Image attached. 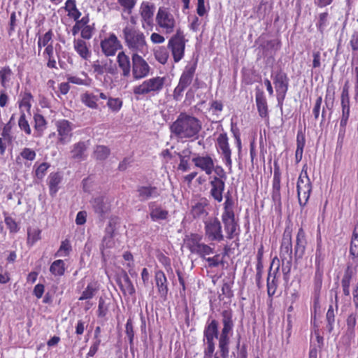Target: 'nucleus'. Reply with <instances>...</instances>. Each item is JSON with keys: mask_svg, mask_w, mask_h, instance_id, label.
<instances>
[{"mask_svg": "<svg viewBox=\"0 0 358 358\" xmlns=\"http://www.w3.org/2000/svg\"><path fill=\"white\" fill-rule=\"evenodd\" d=\"M349 117L343 116L341 117L340 122V129L338 136V141L342 143L343 141L345 134V127L348 123Z\"/></svg>", "mask_w": 358, "mask_h": 358, "instance_id": "nucleus-58", "label": "nucleus"}, {"mask_svg": "<svg viewBox=\"0 0 358 358\" xmlns=\"http://www.w3.org/2000/svg\"><path fill=\"white\" fill-rule=\"evenodd\" d=\"M196 63L195 62L191 66H186L182 75L180 76L178 84L187 88L192 82L195 73Z\"/></svg>", "mask_w": 358, "mask_h": 358, "instance_id": "nucleus-27", "label": "nucleus"}, {"mask_svg": "<svg viewBox=\"0 0 358 358\" xmlns=\"http://www.w3.org/2000/svg\"><path fill=\"white\" fill-rule=\"evenodd\" d=\"M350 45L351 46L353 54L355 55L357 52H358V30L355 31L351 36Z\"/></svg>", "mask_w": 358, "mask_h": 358, "instance_id": "nucleus-64", "label": "nucleus"}, {"mask_svg": "<svg viewBox=\"0 0 358 358\" xmlns=\"http://www.w3.org/2000/svg\"><path fill=\"white\" fill-rule=\"evenodd\" d=\"M107 105L113 111H118L122 107V101L119 98H109Z\"/></svg>", "mask_w": 358, "mask_h": 358, "instance_id": "nucleus-61", "label": "nucleus"}, {"mask_svg": "<svg viewBox=\"0 0 358 358\" xmlns=\"http://www.w3.org/2000/svg\"><path fill=\"white\" fill-rule=\"evenodd\" d=\"M234 208L235 202L234 199L224 201L221 220L224 230L227 234L226 238L229 240L233 239L239 234L237 231H239L238 219L236 217Z\"/></svg>", "mask_w": 358, "mask_h": 358, "instance_id": "nucleus-3", "label": "nucleus"}, {"mask_svg": "<svg viewBox=\"0 0 358 358\" xmlns=\"http://www.w3.org/2000/svg\"><path fill=\"white\" fill-rule=\"evenodd\" d=\"M192 152L187 149L182 151V154L177 153L179 159L180 164L178 165V169L181 170L183 172L187 171L189 169V164H188V158L189 157V155Z\"/></svg>", "mask_w": 358, "mask_h": 358, "instance_id": "nucleus-40", "label": "nucleus"}, {"mask_svg": "<svg viewBox=\"0 0 358 358\" xmlns=\"http://www.w3.org/2000/svg\"><path fill=\"white\" fill-rule=\"evenodd\" d=\"M82 101L86 106L91 108H97L96 101H98V99L96 96L92 94H84L82 97Z\"/></svg>", "mask_w": 358, "mask_h": 358, "instance_id": "nucleus-51", "label": "nucleus"}, {"mask_svg": "<svg viewBox=\"0 0 358 358\" xmlns=\"http://www.w3.org/2000/svg\"><path fill=\"white\" fill-rule=\"evenodd\" d=\"M131 60L134 78L138 80L146 77L150 71V66L146 61L136 52L132 54Z\"/></svg>", "mask_w": 358, "mask_h": 358, "instance_id": "nucleus-7", "label": "nucleus"}, {"mask_svg": "<svg viewBox=\"0 0 358 358\" xmlns=\"http://www.w3.org/2000/svg\"><path fill=\"white\" fill-rule=\"evenodd\" d=\"M357 324V314L351 313L346 320L347 329L345 336L349 340L355 337V328Z\"/></svg>", "mask_w": 358, "mask_h": 358, "instance_id": "nucleus-35", "label": "nucleus"}, {"mask_svg": "<svg viewBox=\"0 0 358 358\" xmlns=\"http://www.w3.org/2000/svg\"><path fill=\"white\" fill-rule=\"evenodd\" d=\"M91 203L94 211L101 218H104L106 214L110 210V205L104 201V198L103 196L94 198L92 200Z\"/></svg>", "mask_w": 358, "mask_h": 358, "instance_id": "nucleus-21", "label": "nucleus"}, {"mask_svg": "<svg viewBox=\"0 0 358 358\" xmlns=\"http://www.w3.org/2000/svg\"><path fill=\"white\" fill-rule=\"evenodd\" d=\"M138 198L141 201H145L151 198H155L160 195L157 187L152 185L138 186L137 187Z\"/></svg>", "mask_w": 358, "mask_h": 358, "instance_id": "nucleus-15", "label": "nucleus"}, {"mask_svg": "<svg viewBox=\"0 0 358 358\" xmlns=\"http://www.w3.org/2000/svg\"><path fill=\"white\" fill-rule=\"evenodd\" d=\"M211 189L210 194L211 196L217 202H221L223 199V192L225 187V180L214 176L210 182Z\"/></svg>", "mask_w": 358, "mask_h": 358, "instance_id": "nucleus-14", "label": "nucleus"}, {"mask_svg": "<svg viewBox=\"0 0 358 358\" xmlns=\"http://www.w3.org/2000/svg\"><path fill=\"white\" fill-rule=\"evenodd\" d=\"M350 254L353 257H358V224L355 227L352 234Z\"/></svg>", "mask_w": 358, "mask_h": 358, "instance_id": "nucleus-37", "label": "nucleus"}, {"mask_svg": "<svg viewBox=\"0 0 358 358\" xmlns=\"http://www.w3.org/2000/svg\"><path fill=\"white\" fill-rule=\"evenodd\" d=\"M328 17L329 14L327 12L322 13L319 15L316 27L321 34H324V29L328 24Z\"/></svg>", "mask_w": 358, "mask_h": 358, "instance_id": "nucleus-48", "label": "nucleus"}, {"mask_svg": "<svg viewBox=\"0 0 358 358\" xmlns=\"http://www.w3.org/2000/svg\"><path fill=\"white\" fill-rule=\"evenodd\" d=\"M272 199L276 206L281 207L280 182H273Z\"/></svg>", "mask_w": 358, "mask_h": 358, "instance_id": "nucleus-47", "label": "nucleus"}, {"mask_svg": "<svg viewBox=\"0 0 358 358\" xmlns=\"http://www.w3.org/2000/svg\"><path fill=\"white\" fill-rule=\"evenodd\" d=\"M117 62L118 66L122 71V76L124 77H129L131 67L129 57L124 52L122 51L117 55Z\"/></svg>", "mask_w": 358, "mask_h": 358, "instance_id": "nucleus-26", "label": "nucleus"}, {"mask_svg": "<svg viewBox=\"0 0 358 358\" xmlns=\"http://www.w3.org/2000/svg\"><path fill=\"white\" fill-rule=\"evenodd\" d=\"M324 271H315L314 277V296H320Z\"/></svg>", "mask_w": 358, "mask_h": 358, "instance_id": "nucleus-45", "label": "nucleus"}, {"mask_svg": "<svg viewBox=\"0 0 358 358\" xmlns=\"http://www.w3.org/2000/svg\"><path fill=\"white\" fill-rule=\"evenodd\" d=\"M110 154V150L105 145H96L93 152L94 157L99 161L106 159Z\"/></svg>", "mask_w": 358, "mask_h": 358, "instance_id": "nucleus-38", "label": "nucleus"}, {"mask_svg": "<svg viewBox=\"0 0 358 358\" xmlns=\"http://www.w3.org/2000/svg\"><path fill=\"white\" fill-rule=\"evenodd\" d=\"M195 166L204 171L207 175H210L213 170V160L209 155L199 156L197 155L192 159Z\"/></svg>", "mask_w": 358, "mask_h": 358, "instance_id": "nucleus-16", "label": "nucleus"}, {"mask_svg": "<svg viewBox=\"0 0 358 358\" xmlns=\"http://www.w3.org/2000/svg\"><path fill=\"white\" fill-rule=\"evenodd\" d=\"M155 280L158 289V293L162 298L166 299L168 294V281L165 273L158 270L155 274Z\"/></svg>", "mask_w": 358, "mask_h": 358, "instance_id": "nucleus-17", "label": "nucleus"}, {"mask_svg": "<svg viewBox=\"0 0 358 358\" xmlns=\"http://www.w3.org/2000/svg\"><path fill=\"white\" fill-rule=\"evenodd\" d=\"M155 8L153 4H150L148 2H143L141 4V17L148 25L152 24Z\"/></svg>", "mask_w": 358, "mask_h": 358, "instance_id": "nucleus-29", "label": "nucleus"}, {"mask_svg": "<svg viewBox=\"0 0 358 358\" xmlns=\"http://www.w3.org/2000/svg\"><path fill=\"white\" fill-rule=\"evenodd\" d=\"M123 36L128 48L136 53H143L147 44L143 32L134 27L127 26L123 29Z\"/></svg>", "mask_w": 358, "mask_h": 358, "instance_id": "nucleus-4", "label": "nucleus"}, {"mask_svg": "<svg viewBox=\"0 0 358 358\" xmlns=\"http://www.w3.org/2000/svg\"><path fill=\"white\" fill-rule=\"evenodd\" d=\"M217 143L219 148L222 151V154L224 157L223 159L226 166L229 167V170H231L232 164L231 159V150L228 143V137L227 133H222L219 135L217 139Z\"/></svg>", "mask_w": 358, "mask_h": 358, "instance_id": "nucleus-11", "label": "nucleus"}, {"mask_svg": "<svg viewBox=\"0 0 358 358\" xmlns=\"http://www.w3.org/2000/svg\"><path fill=\"white\" fill-rule=\"evenodd\" d=\"M19 20L17 17V13L14 11L11 13L8 23V34L11 36L15 31Z\"/></svg>", "mask_w": 358, "mask_h": 358, "instance_id": "nucleus-54", "label": "nucleus"}, {"mask_svg": "<svg viewBox=\"0 0 358 358\" xmlns=\"http://www.w3.org/2000/svg\"><path fill=\"white\" fill-rule=\"evenodd\" d=\"M98 289L94 287L92 283L87 285L85 289L82 292L81 296L79 297L80 301L91 299L96 294Z\"/></svg>", "mask_w": 358, "mask_h": 358, "instance_id": "nucleus-46", "label": "nucleus"}, {"mask_svg": "<svg viewBox=\"0 0 358 358\" xmlns=\"http://www.w3.org/2000/svg\"><path fill=\"white\" fill-rule=\"evenodd\" d=\"M53 36L52 30H49L48 32L45 34V35L41 37L39 36L38 41V47L39 50L41 49L42 47L48 45L49 41L52 40V37Z\"/></svg>", "mask_w": 358, "mask_h": 358, "instance_id": "nucleus-56", "label": "nucleus"}, {"mask_svg": "<svg viewBox=\"0 0 358 358\" xmlns=\"http://www.w3.org/2000/svg\"><path fill=\"white\" fill-rule=\"evenodd\" d=\"M50 194L54 196L58 191V185L61 182L62 176L59 173H52L49 176Z\"/></svg>", "mask_w": 358, "mask_h": 358, "instance_id": "nucleus-34", "label": "nucleus"}, {"mask_svg": "<svg viewBox=\"0 0 358 358\" xmlns=\"http://www.w3.org/2000/svg\"><path fill=\"white\" fill-rule=\"evenodd\" d=\"M202 128L201 121L185 113H180L170 126L171 134L180 138H191L198 135Z\"/></svg>", "mask_w": 358, "mask_h": 358, "instance_id": "nucleus-2", "label": "nucleus"}, {"mask_svg": "<svg viewBox=\"0 0 358 358\" xmlns=\"http://www.w3.org/2000/svg\"><path fill=\"white\" fill-rule=\"evenodd\" d=\"M34 119L35 122V129L38 131H43L46 124V120L45 117L41 114H35Z\"/></svg>", "mask_w": 358, "mask_h": 358, "instance_id": "nucleus-57", "label": "nucleus"}, {"mask_svg": "<svg viewBox=\"0 0 358 358\" xmlns=\"http://www.w3.org/2000/svg\"><path fill=\"white\" fill-rule=\"evenodd\" d=\"M235 273L233 274V278L229 282H224L222 287V294L225 295L227 298L231 299L234 296V292L231 289V286L234 284Z\"/></svg>", "mask_w": 358, "mask_h": 358, "instance_id": "nucleus-52", "label": "nucleus"}, {"mask_svg": "<svg viewBox=\"0 0 358 358\" xmlns=\"http://www.w3.org/2000/svg\"><path fill=\"white\" fill-rule=\"evenodd\" d=\"M305 143V135L301 130H299L296 136V150L295 152V160L296 163H299L302 159Z\"/></svg>", "mask_w": 358, "mask_h": 358, "instance_id": "nucleus-30", "label": "nucleus"}, {"mask_svg": "<svg viewBox=\"0 0 358 358\" xmlns=\"http://www.w3.org/2000/svg\"><path fill=\"white\" fill-rule=\"evenodd\" d=\"M50 166V164L47 162L41 163L35 170L36 177L39 180H42L46 174L47 170Z\"/></svg>", "mask_w": 358, "mask_h": 358, "instance_id": "nucleus-55", "label": "nucleus"}, {"mask_svg": "<svg viewBox=\"0 0 358 358\" xmlns=\"http://www.w3.org/2000/svg\"><path fill=\"white\" fill-rule=\"evenodd\" d=\"M202 236L198 234H191L190 236L186 238V245L192 253H195L200 248Z\"/></svg>", "mask_w": 358, "mask_h": 358, "instance_id": "nucleus-33", "label": "nucleus"}, {"mask_svg": "<svg viewBox=\"0 0 358 358\" xmlns=\"http://www.w3.org/2000/svg\"><path fill=\"white\" fill-rule=\"evenodd\" d=\"M102 52L106 56L115 55L117 50L122 48L120 41L114 34H111L108 38L101 42Z\"/></svg>", "mask_w": 358, "mask_h": 358, "instance_id": "nucleus-8", "label": "nucleus"}, {"mask_svg": "<svg viewBox=\"0 0 358 358\" xmlns=\"http://www.w3.org/2000/svg\"><path fill=\"white\" fill-rule=\"evenodd\" d=\"M236 348L238 350L237 358H248L247 345L245 344L241 345V336H238Z\"/></svg>", "mask_w": 358, "mask_h": 358, "instance_id": "nucleus-62", "label": "nucleus"}, {"mask_svg": "<svg viewBox=\"0 0 358 358\" xmlns=\"http://www.w3.org/2000/svg\"><path fill=\"white\" fill-rule=\"evenodd\" d=\"M117 224L118 223L116 220H110L105 229V235L110 236V237H114L115 231L117 229Z\"/></svg>", "mask_w": 358, "mask_h": 358, "instance_id": "nucleus-63", "label": "nucleus"}, {"mask_svg": "<svg viewBox=\"0 0 358 358\" xmlns=\"http://www.w3.org/2000/svg\"><path fill=\"white\" fill-rule=\"evenodd\" d=\"M150 210V216L152 221L166 220L168 217L169 212L166 210H162L160 207L154 208V203L151 202L148 205Z\"/></svg>", "mask_w": 358, "mask_h": 358, "instance_id": "nucleus-32", "label": "nucleus"}, {"mask_svg": "<svg viewBox=\"0 0 358 358\" xmlns=\"http://www.w3.org/2000/svg\"><path fill=\"white\" fill-rule=\"evenodd\" d=\"M155 59L161 64H164L169 58V52L164 47H159L155 51Z\"/></svg>", "mask_w": 358, "mask_h": 358, "instance_id": "nucleus-50", "label": "nucleus"}, {"mask_svg": "<svg viewBox=\"0 0 358 358\" xmlns=\"http://www.w3.org/2000/svg\"><path fill=\"white\" fill-rule=\"evenodd\" d=\"M72 123L67 120H61L56 122V127L59 136L58 143L64 145L70 141L72 136Z\"/></svg>", "mask_w": 358, "mask_h": 358, "instance_id": "nucleus-9", "label": "nucleus"}, {"mask_svg": "<svg viewBox=\"0 0 358 358\" xmlns=\"http://www.w3.org/2000/svg\"><path fill=\"white\" fill-rule=\"evenodd\" d=\"M50 271L55 275H63L65 272V264L64 261L58 259L53 262L50 267Z\"/></svg>", "mask_w": 358, "mask_h": 358, "instance_id": "nucleus-43", "label": "nucleus"}, {"mask_svg": "<svg viewBox=\"0 0 358 358\" xmlns=\"http://www.w3.org/2000/svg\"><path fill=\"white\" fill-rule=\"evenodd\" d=\"M307 241L306 238V234L303 228H300L298 231L296 243L294 245V260L298 262L302 259L306 251Z\"/></svg>", "mask_w": 358, "mask_h": 358, "instance_id": "nucleus-12", "label": "nucleus"}, {"mask_svg": "<svg viewBox=\"0 0 358 358\" xmlns=\"http://www.w3.org/2000/svg\"><path fill=\"white\" fill-rule=\"evenodd\" d=\"M121 275L124 282V288L126 289V296L128 294L131 296H134L136 293V289L129 277L127 271L124 269H121Z\"/></svg>", "mask_w": 358, "mask_h": 358, "instance_id": "nucleus-41", "label": "nucleus"}, {"mask_svg": "<svg viewBox=\"0 0 358 358\" xmlns=\"http://www.w3.org/2000/svg\"><path fill=\"white\" fill-rule=\"evenodd\" d=\"M156 20L158 24L166 29V33H171L173 31L175 20L171 14L166 11L164 8H159L156 16Z\"/></svg>", "mask_w": 358, "mask_h": 358, "instance_id": "nucleus-10", "label": "nucleus"}, {"mask_svg": "<svg viewBox=\"0 0 358 358\" xmlns=\"http://www.w3.org/2000/svg\"><path fill=\"white\" fill-rule=\"evenodd\" d=\"M215 338H204L203 337V343L206 344V348H205L203 351V357L207 356H213L215 352Z\"/></svg>", "mask_w": 358, "mask_h": 358, "instance_id": "nucleus-49", "label": "nucleus"}, {"mask_svg": "<svg viewBox=\"0 0 358 358\" xmlns=\"http://www.w3.org/2000/svg\"><path fill=\"white\" fill-rule=\"evenodd\" d=\"M18 126L22 130L24 131V132L27 134H31V129L29 124L28 123V121L26 120L25 114L23 112H22L20 119L18 120Z\"/></svg>", "mask_w": 358, "mask_h": 358, "instance_id": "nucleus-59", "label": "nucleus"}, {"mask_svg": "<svg viewBox=\"0 0 358 358\" xmlns=\"http://www.w3.org/2000/svg\"><path fill=\"white\" fill-rule=\"evenodd\" d=\"M255 100L259 115L262 118L268 117V105L262 90L257 87Z\"/></svg>", "mask_w": 358, "mask_h": 358, "instance_id": "nucleus-19", "label": "nucleus"}, {"mask_svg": "<svg viewBox=\"0 0 358 358\" xmlns=\"http://www.w3.org/2000/svg\"><path fill=\"white\" fill-rule=\"evenodd\" d=\"M280 47L281 42L278 39L268 40L260 45V48L263 50L264 55H270L273 59V56L280 50Z\"/></svg>", "mask_w": 358, "mask_h": 358, "instance_id": "nucleus-23", "label": "nucleus"}, {"mask_svg": "<svg viewBox=\"0 0 358 358\" xmlns=\"http://www.w3.org/2000/svg\"><path fill=\"white\" fill-rule=\"evenodd\" d=\"M86 149L87 147L85 142L80 141L76 143L71 150L72 157L77 159H84V152Z\"/></svg>", "mask_w": 358, "mask_h": 358, "instance_id": "nucleus-42", "label": "nucleus"}, {"mask_svg": "<svg viewBox=\"0 0 358 358\" xmlns=\"http://www.w3.org/2000/svg\"><path fill=\"white\" fill-rule=\"evenodd\" d=\"M222 223L217 217H209L203 221L205 236L209 241L222 242L224 240Z\"/></svg>", "mask_w": 358, "mask_h": 358, "instance_id": "nucleus-5", "label": "nucleus"}, {"mask_svg": "<svg viewBox=\"0 0 358 358\" xmlns=\"http://www.w3.org/2000/svg\"><path fill=\"white\" fill-rule=\"evenodd\" d=\"M208 206V201L206 198L203 197L192 206L190 214L194 220L199 219L203 216L206 217L208 215V212L206 208Z\"/></svg>", "mask_w": 358, "mask_h": 358, "instance_id": "nucleus-18", "label": "nucleus"}, {"mask_svg": "<svg viewBox=\"0 0 358 358\" xmlns=\"http://www.w3.org/2000/svg\"><path fill=\"white\" fill-rule=\"evenodd\" d=\"M168 48L171 49L173 60L176 63L178 62L184 57L185 43L173 41L172 44L171 41H169Z\"/></svg>", "mask_w": 358, "mask_h": 358, "instance_id": "nucleus-25", "label": "nucleus"}, {"mask_svg": "<svg viewBox=\"0 0 358 358\" xmlns=\"http://www.w3.org/2000/svg\"><path fill=\"white\" fill-rule=\"evenodd\" d=\"M68 15L73 18L76 21V24L73 25L71 30L72 34L73 36H76L80 31V24H82V25H86L87 24H88L90 21V17L88 15L83 17L81 20H79V17L81 15V13L77 9V8H76V10L71 11L70 13H68Z\"/></svg>", "mask_w": 358, "mask_h": 358, "instance_id": "nucleus-24", "label": "nucleus"}, {"mask_svg": "<svg viewBox=\"0 0 358 358\" xmlns=\"http://www.w3.org/2000/svg\"><path fill=\"white\" fill-rule=\"evenodd\" d=\"M297 194L301 195L302 191L312 192V183L310 180L302 179V177H299L296 184Z\"/></svg>", "mask_w": 358, "mask_h": 358, "instance_id": "nucleus-44", "label": "nucleus"}, {"mask_svg": "<svg viewBox=\"0 0 358 358\" xmlns=\"http://www.w3.org/2000/svg\"><path fill=\"white\" fill-rule=\"evenodd\" d=\"M273 263V262L271 264L267 278V292L269 296H273L277 289L276 273L278 272L279 265L277 266L276 269L272 272Z\"/></svg>", "mask_w": 358, "mask_h": 358, "instance_id": "nucleus-28", "label": "nucleus"}, {"mask_svg": "<svg viewBox=\"0 0 358 358\" xmlns=\"http://www.w3.org/2000/svg\"><path fill=\"white\" fill-rule=\"evenodd\" d=\"M74 48L79 55L83 59H86L90 55V52L87 47L85 41L81 39L74 41Z\"/></svg>", "mask_w": 358, "mask_h": 358, "instance_id": "nucleus-36", "label": "nucleus"}, {"mask_svg": "<svg viewBox=\"0 0 358 358\" xmlns=\"http://www.w3.org/2000/svg\"><path fill=\"white\" fill-rule=\"evenodd\" d=\"M271 77L273 79L275 90L289 89V79L282 69L272 71Z\"/></svg>", "mask_w": 358, "mask_h": 358, "instance_id": "nucleus-13", "label": "nucleus"}, {"mask_svg": "<svg viewBox=\"0 0 358 358\" xmlns=\"http://www.w3.org/2000/svg\"><path fill=\"white\" fill-rule=\"evenodd\" d=\"M342 115L350 116V96L348 83H345L341 93Z\"/></svg>", "mask_w": 358, "mask_h": 358, "instance_id": "nucleus-31", "label": "nucleus"}, {"mask_svg": "<svg viewBox=\"0 0 358 358\" xmlns=\"http://www.w3.org/2000/svg\"><path fill=\"white\" fill-rule=\"evenodd\" d=\"M165 77H155L145 80L141 85L134 88L135 94L144 95L151 92H159L164 87Z\"/></svg>", "mask_w": 358, "mask_h": 358, "instance_id": "nucleus-6", "label": "nucleus"}, {"mask_svg": "<svg viewBox=\"0 0 358 358\" xmlns=\"http://www.w3.org/2000/svg\"><path fill=\"white\" fill-rule=\"evenodd\" d=\"M103 73L106 72L111 75H115L117 73V69L115 64H113V60L108 59L106 61V62L103 64Z\"/></svg>", "mask_w": 358, "mask_h": 358, "instance_id": "nucleus-60", "label": "nucleus"}, {"mask_svg": "<svg viewBox=\"0 0 358 358\" xmlns=\"http://www.w3.org/2000/svg\"><path fill=\"white\" fill-rule=\"evenodd\" d=\"M222 329L219 334V322L209 317L203 330V337L218 339V348L222 358H227L229 353L230 336L234 327L231 309L223 310L220 313Z\"/></svg>", "mask_w": 358, "mask_h": 358, "instance_id": "nucleus-1", "label": "nucleus"}, {"mask_svg": "<svg viewBox=\"0 0 358 358\" xmlns=\"http://www.w3.org/2000/svg\"><path fill=\"white\" fill-rule=\"evenodd\" d=\"M285 255L292 257V232L288 229L284 231L280 246V257H285Z\"/></svg>", "mask_w": 358, "mask_h": 358, "instance_id": "nucleus-20", "label": "nucleus"}, {"mask_svg": "<svg viewBox=\"0 0 358 358\" xmlns=\"http://www.w3.org/2000/svg\"><path fill=\"white\" fill-rule=\"evenodd\" d=\"M13 72L8 66L3 67L0 70V83L3 88L8 87Z\"/></svg>", "mask_w": 358, "mask_h": 358, "instance_id": "nucleus-39", "label": "nucleus"}, {"mask_svg": "<svg viewBox=\"0 0 358 358\" xmlns=\"http://www.w3.org/2000/svg\"><path fill=\"white\" fill-rule=\"evenodd\" d=\"M125 332L129 338L130 348H131L134 345V331L131 318H129L127 321Z\"/></svg>", "mask_w": 358, "mask_h": 358, "instance_id": "nucleus-53", "label": "nucleus"}, {"mask_svg": "<svg viewBox=\"0 0 358 358\" xmlns=\"http://www.w3.org/2000/svg\"><path fill=\"white\" fill-rule=\"evenodd\" d=\"M324 248L322 247V238L320 234L317 237V248L315 251V271H324V259H325Z\"/></svg>", "mask_w": 358, "mask_h": 358, "instance_id": "nucleus-22", "label": "nucleus"}]
</instances>
